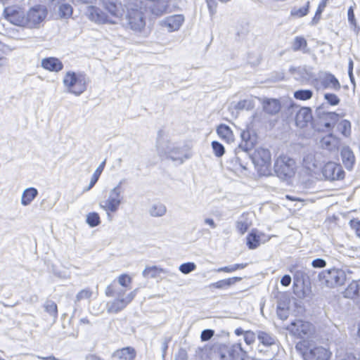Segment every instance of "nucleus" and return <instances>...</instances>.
<instances>
[{
	"label": "nucleus",
	"mask_w": 360,
	"mask_h": 360,
	"mask_svg": "<svg viewBox=\"0 0 360 360\" xmlns=\"http://www.w3.org/2000/svg\"><path fill=\"white\" fill-rule=\"evenodd\" d=\"M276 314L281 320H285L288 317L289 311L288 307H281V304H278Z\"/></svg>",
	"instance_id": "603ef678"
},
{
	"label": "nucleus",
	"mask_w": 360,
	"mask_h": 360,
	"mask_svg": "<svg viewBox=\"0 0 360 360\" xmlns=\"http://www.w3.org/2000/svg\"><path fill=\"white\" fill-rule=\"evenodd\" d=\"M311 266L316 269H322L326 266V262L322 258H316L312 260Z\"/></svg>",
	"instance_id": "6e6d98bb"
},
{
	"label": "nucleus",
	"mask_w": 360,
	"mask_h": 360,
	"mask_svg": "<svg viewBox=\"0 0 360 360\" xmlns=\"http://www.w3.org/2000/svg\"><path fill=\"white\" fill-rule=\"evenodd\" d=\"M242 142L239 144V148L242 149L243 154L247 156V152L254 146L255 139L251 136L248 130H243L240 133Z\"/></svg>",
	"instance_id": "412c9836"
},
{
	"label": "nucleus",
	"mask_w": 360,
	"mask_h": 360,
	"mask_svg": "<svg viewBox=\"0 0 360 360\" xmlns=\"http://www.w3.org/2000/svg\"><path fill=\"white\" fill-rule=\"evenodd\" d=\"M58 14L60 18H67L72 15V8L69 4H61L58 7Z\"/></svg>",
	"instance_id": "37998d69"
},
{
	"label": "nucleus",
	"mask_w": 360,
	"mask_h": 360,
	"mask_svg": "<svg viewBox=\"0 0 360 360\" xmlns=\"http://www.w3.org/2000/svg\"><path fill=\"white\" fill-rule=\"evenodd\" d=\"M291 49L295 52L300 51L303 53H308L309 52L307 41L305 38L302 36H297L294 38Z\"/></svg>",
	"instance_id": "a878e982"
},
{
	"label": "nucleus",
	"mask_w": 360,
	"mask_h": 360,
	"mask_svg": "<svg viewBox=\"0 0 360 360\" xmlns=\"http://www.w3.org/2000/svg\"><path fill=\"white\" fill-rule=\"evenodd\" d=\"M241 280L240 277H232L227 279L220 280L217 282L212 283L209 285L210 288L227 289L231 285L235 284L237 281Z\"/></svg>",
	"instance_id": "7c9ffc66"
},
{
	"label": "nucleus",
	"mask_w": 360,
	"mask_h": 360,
	"mask_svg": "<svg viewBox=\"0 0 360 360\" xmlns=\"http://www.w3.org/2000/svg\"><path fill=\"white\" fill-rule=\"evenodd\" d=\"M125 20L126 27L134 32H141L146 25L143 13L138 9L128 10Z\"/></svg>",
	"instance_id": "6e6552de"
},
{
	"label": "nucleus",
	"mask_w": 360,
	"mask_h": 360,
	"mask_svg": "<svg viewBox=\"0 0 360 360\" xmlns=\"http://www.w3.org/2000/svg\"><path fill=\"white\" fill-rule=\"evenodd\" d=\"M122 184V181H120L110 191L108 198L99 204L100 207L108 213V217H110L109 212H115L122 203L123 199Z\"/></svg>",
	"instance_id": "423d86ee"
},
{
	"label": "nucleus",
	"mask_w": 360,
	"mask_h": 360,
	"mask_svg": "<svg viewBox=\"0 0 360 360\" xmlns=\"http://www.w3.org/2000/svg\"><path fill=\"white\" fill-rule=\"evenodd\" d=\"M210 15L212 16L216 13L217 3L215 0H206Z\"/></svg>",
	"instance_id": "bf43d9fd"
},
{
	"label": "nucleus",
	"mask_w": 360,
	"mask_h": 360,
	"mask_svg": "<svg viewBox=\"0 0 360 360\" xmlns=\"http://www.w3.org/2000/svg\"><path fill=\"white\" fill-rule=\"evenodd\" d=\"M41 66L43 68L52 72H59L63 68L62 62L54 57L44 58L41 60Z\"/></svg>",
	"instance_id": "aec40b11"
},
{
	"label": "nucleus",
	"mask_w": 360,
	"mask_h": 360,
	"mask_svg": "<svg viewBox=\"0 0 360 360\" xmlns=\"http://www.w3.org/2000/svg\"><path fill=\"white\" fill-rule=\"evenodd\" d=\"M102 6L116 19L121 18L125 13L126 6L120 0H102Z\"/></svg>",
	"instance_id": "4468645a"
},
{
	"label": "nucleus",
	"mask_w": 360,
	"mask_h": 360,
	"mask_svg": "<svg viewBox=\"0 0 360 360\" xmlns=\"http://www.w3.org/2000/svg\"><path fill=\"white\" fill-rule=\"evenodd\" d=\"M86 223L91 227H95L98 226L100 223V217L96 212H91L86 216Z\"/></svg>",
	"instance_id": "de8ad7c7"
},
{
	"label": "nucleus",
	"mask_w": 360,
	"mask_h": 360,
	"mask_svg": "<svg viewBox=\"0 0 360 360\" xmlns=\"http://www.w3.org/2000/svg\"><path fill=\"white\" fill-rule=\"evenodd\" d=\"M196 269V265L193 262H186L180 265L179 269V271L184 274H188L192 271H193Z\"/></svg>",
	"instance_id": "8fccbe9b"
},
{
	"label": "nucleus",
	"mask_w": 360,
	"mask_h": 360,
	"mask_svg": "<svg viewBox=\"0 0 360 360\" xmlns=\"http://www.w3.org/2000/svg\"><path fill=\"white\" fill-rule=\"evenodd\" d=\"M136 356V352L131 347H126L117 349L112 353V356L116 360H134Z\"/></svg>",
	"instance_id": "6ab92c4d"
},
{
	"label": "nucleus",
	"mask_w": 360,
	"mask_h": 360,
	"mask_svg": "<svg viewBox=\"0 0 360 360\" xmlns=\"http://www.w3.org/2000/svg\"><path fill=\"white\" fill-rule=\"evenodd\" d=\"M286 329L292 335L302 338L311 333L312 325L309 322L297 319L292 321Z\"/></svg>",
	"instance_id": "9b49d317"
},
{
	"label": "nucleus",
	"mask_w": 360,
	"mask_h": 360,
	"mask_svg": "<svg viewBox=\"0 0 360 360\" xmlns=\"http://www.w3.org/2000/svg\"><path fill=\"white\" fill-rule=\"evenodd\" d=\"M105 162H106V160H104L100 165L99 166L96 168V169L94 171L92 176H91V181L88 186V187L85 189V191H89L90 189H91L94 185L96 184V183L98 181L102 172L103 171V169L105 167Z\"/></svg>",
	"instance_id": "c9c22d12"
},
{
	"label": "nucleus",
	"mask_w": 360,
	"mask_h": 360,
	"mask_svg": "<svg viewBox=\"0 0 360 360\" xmlns=\"http://www.w3.org/2000/svg\"><path fill=\"white\" fill-rule=\"evenodd\" d=\"M250 158L261 174L267 175L270 173L271 155L268 149L259 148Z\"/></svg>",
	"instance_id": "0eeeda50"
},
{
	"label": "nucleus",
	"mask_w": 360,
	"mask_h": 360,
	"mask_svg": "<svg viewBox=\"0 0 360 360\" xmlns=\"http://www.w3.org/2000/svg\"><path fill=\"white\" fill-rule=\"evenodd\" d=\"M183 15H174L167 17L161 22V25L166 27L169 32L179 30L184 22Z\"/></svg>",
	"instance_id": "f3484780"
},
{
	"label": "nucleus",
	"mask_w": 360,
	"mask_h": 360,
	"mask_svg": "<svg viewBox=\"0 0 360 360\" xmlns=\"http://www.w3.org/2000/svg\"><path fill=\"white\" fill-rule=\"evenodd\" d=\"M127 288L118 285L115 282L110 284L105 289V295L108 297H117V298H124V295Z\"/></svg>",
	"instance_id": "393cba45"
},
{
	"label": "nucleus",
	"mask_w": 360,
	"mask_h": 360,
	"mask_svg": "<svg viewBox=\"0 0 360 360\" xmlns=\"http://www.w3.org/2000/svg\"><path fill=\"white\" fill-rule=\"evenodd\" d=\"M6 18L12 24L27 27L26 15L22 11L11 8H6L4 10Z\"/></svg>",
	"instance_id": "2eb2a0df"
},
{
	"label": "nucleus",
	"mask_w": 360,
	"mask_h": 360,
	"mask_svg": "<svg viewBox=\"0 0 360 360\" xmlns=\"http://www.w3.org/2000/svg\"><path fill=\"white\" fill-rule=\"evenodd\" d=\"M322 12H323L322 11H319V9L317 8L315 15L313 18L312 21H311L312 24H316L318 22V21L321 18V15Z\"/></svg>",
	"instance_id": "338daca9"
},
{
	"label": "nucleus",
	"mask_w": 360,
	"mask_h": 360,
	"mask_svg": "<svg viewBox=\"0 0 360 360\" xmlns=\"http://www.w3.org/2000/svg\"><path fill=\"white\" fill-rule=\"evenodd\" d=\"M157 150L160 156L165 155L166 158L173 161H178L179 164H182L186 159H188L191 157L187 154L184 148L176 146L171 143L162 145L158 142L157 144Z\"/></svg>",
	"instance_id": "20e7f679"
},
{
	"label": "nucleus",
	"mask_w": 360,
	"mask_h": 360,
	"mask_svg": "<svg viewBox=\"0 0 360 360\" xmlns=\"http://www.w3.org/2000/svg\"><path fill=\"white\" fill-rule=\"evenodd\" d=\"M350 226L355 231L356 236L360 238V221L357 219L350 220Z\"/></svg>",
	"instance_id": "4d7b16f0"
},
{
	"label": "nucleus",
	"mask_w": 360,
	"mask_h": 360,
	"mask_svg": "<svg viewBox=\"0 0 360 360\" xmlns=\"http://www.w3.org/2000/svg\"><path fill=\"white\" fill-rule=\"evenodd\" d=\"M260 245V235L252 231L247 236V245L251 250L257 248Z\"/></svg>",
	"instance_id": "4c0bfd02"
},
{
	"label": "nucleus",
	"mask_w": 360,
	"mask_h": 360,
	"mask_svg": "<svg viewBox=\"0 0 360 360\" xmlns=\"http://www.w3.org/2000/svg\"><path fill=\"white\" fill-rule=\"evenodd\" d=\"M136 295V290L129 292L124 298H116L115 300L107 304V311L108 313L117 314L127 304H129L135 297Z\"/></svg>",
	"instance_id": "f8f14e48"
},
{
	"label": "nucleus",
	"mask_w": 360,
	"mask_h": 360,
	"mask_svg": "<svg viewBox=\"0 0 360 360\" xmlns=\"http://www.w3.org/2000/svg\"><path fill=\"white\" fill-rule=\"evenodd\" d=\"M86 15L90 20L98 24L116 23L115 20H112L104 11L96 6H89L87 8Z\"/></svg>",
	"instance_id": "ddd939ff"
},
{
	"label": "nucleus",
	"mask_w": 360,
	"mask_h": 360,
	"mask_svg": "<svg viewBox=\"0 0 360 360\" xmlns=\"http://www.w3.org/2000/svg\"><path fill=\"white\" fill-rule=\"evenodd\" d=\"M313 91L309 89H299L294 92V97L297 100L307 101L311 98Z\"/></svg>",
	"instance_id": "79ce46f5"
},
{
	"label": "nucleus",
	"mask_w": 360,
	"mask_h": 360,
	"mask_svg": "<svg viewBox=\"0 0 360 360\" xmlns=\"http://www.w3.org/2000/svg\"><path fill=\"white\" fill-rule=\"evenodd\" d=\"M341 158L346 169H352L355 163V156L349 147L345 146L342 148Z\"/></svg>",
	"instance_id": "4be33fe9"
},
{
	"label": "nucleus",
	"mask_w": 360,
	"mask_h": 360,
	"mask_svg": "<svg viewBox=\"0 0 360 360\" xmlns=\"http://www.w3.org/2000/svg\"><path fill=\"white\" fill-rule=\"evenodd\" d=\"M37 195L38 191L35 188L30 187L25 189L21 197V204L23 206L29 205Z\"/></svg>",
	"instance_id": "cd10ccee"
},
{
	"label": "nucleus",
	"mask_w": 360,
	"mask_h": 360,
	"mask_svg": "<svg viewBox=\"0 0 360 360\" xmlns=\"http://www.w3.org/2000/svg\"><path fill=\"white\" fill-rule=\"evenodd\" d=\"M89 82V78L84 74L71 71L66 72L63 79V83L67 89V92L76 96H80L86 90Z\"/></svg>",
	"instance_id": "f257e3e1"
},
{
	"label": "nucleus",
	"mask_w": 360,
	"mask_h": 360,
	"mask_svg": "<svg viewBox=\"0 0 360 360\" xmlns=\"http://www.w3.org/2000/svg\"><path fill=\"white\" fill-rule=\"evenodd\" d=\"M212 147L214 151V155L217 157H221L225 152L224 146L217 141H214L212 142Z\"/></svg>",
	"instance_id": "09e8293b"
},
{
	"label": "nucleus",
	"mask_w": 360,
	"mask_h": 360,
	"mask_svg": "<svg viewBox=\"0 0 360 360\" xmlns=\"http://www.w3.org/2000/svg\"><path fill=\"white\" fill-rule=\"evenodd\" d=\"M321 85L325 88H331L335 91H339L341 85L338 79L331 73H325L321 80Z\"/></svg>",
	"instance_id": "5701e85b"
},
{
	"label": "nucleus",
	"mask_w": 360,
	"mask_h": 360,
	"mask_svg": "<svg viewBox=\"0 0 360 360\" xmlns=\"http://www.w3.org/2000/svg\"><path fill=\"white\" fill-rule=\"evenodd\" d=\"M263 108L266 112L274 115L281 109V105L276 99H267L264 101Z\"/></svg>",
	"instance_id": "2f4dec72"
},
{
	"label": "nucleus",
	"mask_w": 360,
	"mask_h": 360,
	"mask_svg": "<svg viewBox=\"0 0 360 360\" xmlns=\"http://www.w3.org/2000/svg\"><path fill=\"white\" fill-rule=\"evenodd\" d=\"M234 108L237 110H250L255 108V102L252 98L243 99L238 101Z\"/></svg>",
	"instance_id": "58836bf2"
},
{
	"label": "nucleus",
	"mask_w": 360,
	"mask_h": 360,
	"mask_svg": "<svg viewBox=\"0 0 360 360\" xmlns=\"http://www.w3.org/2000/svg\"><path fill=\"white\" fill-rule=\"evenodd\" d=\"M47 15L46 8L43 6H36L30 8L26 14L27 28H37Z\"/></svg>",
	"instance_id": "1a4fd4ad"
},
{
	"label": "nucleus",
	"mask_w": 360,
	"mask_h": 360,
	"mask_svg": "<svg viewBox=\"0 0 360 360\" xmlns=\"http://www.w3.org/2000/svg\"><path fill=\"white\" fill-rule=\"evenodd\" d=\"M323 98L326 104H328L331 106H336L340 103V98L335 94L326 93L324 94Z\"/></svg>",
	"instance_id": "49530a36"
},
{
	"label": "nucleus",
	"mask_w": 360,
	"mask_h": 360,
	"mask_svg": "<svg viewBox=\"0 0 360 360\" xmlns=\"http://www.w3.org/2000/svg\"><path fill=\"white\" fill-rule=\"evenodd\" d=\"M256 339V334L251 330H246L244 335V340L248 345L253 344Z\"/></svg>",
	"instance_id": "864d4df0"
},
{
	"label": "nucleus",
	"mask_w": 360,
	"mask_h": 360,
	"mask_svg": "<svg viewBox=\"0 0 360 360\" xmlns=\"http://www.w3.org/2000/svg\"><path fill=\"white\" fill-rule=\"evenodd\" d=\"M296 350L304 360H328L331 353L323 347L309 348V342L303 340L297 343Z\"/></svg>",
	"instance_id": "f03ea898"
},
{
	"label": "nucleus",
	"mask_w": 360,
	"mask_h": 360,
	"mask_svg": "<svg viewBox=\"0 0 360 360\" xmlns=\"http://www.w3.org/2000/svg\"><path fill=\"white\" fill-rule=\"evenodd\" d=\"M229 356L233 360H245L246 352L242 347L241 343L233 345L229 350Z\"/></svg>",
	"instance_id": "bb28decb"
},
{
	"label": "nucleus",
	"mask_w": 360,
	"mask_h": 360,
	"mask_svg": "<svg viewBox=\"0 0 360 360\" xmlns=\"http://www.w3.org/2000/svg\"><path fill=\"white\" fill-rule=\"evenodd\" d=\"M217 272H226V273H231L235 271L234 264L228 266H224L220 267L216 270Z\"/></svg>",
	"instance_id": "e2e57ef3"
},
{
	"label": "nucleus",
	"mask_w": 360,
	"mask_h": 360,
	"mask_svg": "<svg viewBox=\"0 0 360 360\" xmlns=\"http://www.w3.org/2000/svg\"><path fill=\"white\" fill-rule=\"evenodd\" d=\"M167 208L165 205L158 202L151 205L149 209V214L154 217H160L165 214Z\"/></svg>",
	"instance_id": "f704fd0d"
},
{
	"label": "nucleus",
	"mask_w": 360,
	"mask_h": 360,
	"mask_svg": "<svg viewBox=\"0 0 360 360\" xmlns=\"http://www.w3.org/2000/svg\"><path fill=\"white\" fill-rule=\"evenodd\" d=\"M309 8V1H307L306 5L302 8H296L294 7L291 11L290 14L292 17L295 18H302L307 15Z\"/></svg>",
	"instance_id": "a19ab883"
},
{
	"label": "nucleus",
	"mask_w": 360,
	"mask_h": 360,
	"mask_svg": "<svg viewBox=\"0 0 360 360\" xmlns=\"http://www.w3.org/2000/svg\"><path fill=\"white\" fill-rule=\"evenodd\" d=\"M45 311L53 317V322H55L58 318V307L55 302L52 300H47L44 304Z\"/></svg>",
	"instance_id": "e433bc0d"
},
{
	"label": "nucleus",
	"mask_w": 360,
	"mask_h": 360,
	"mask_svg": "<svg viewBox=\"0 0 360 360\" xmlns=\"http://www.w3.org/2000/svg\"><path fill=\"white\" fill-rule=\"evenodd\" d=\"M151 12L153 15L156 16H160L164 13L165 9H163L162 8H160L158 6H155L152 8Z\"/></svg>",
	"instance_id": "0e129e2a"
},
{
	"label": "nucleus",
	"mask_w": 360,
	"mask_h": 360,
	"mask_svg": "<svg viewBox=\"0 0 360 360\" xmlns=\"http://www.w3.org/2000/svg\"><path fill=\"white\" fill-rule=\"evenodd\" d=\"M346 278L345 271L337 268L322 271L318 275V279L321 285L328 288L342 285Z\"/></svg>",
	"instance_id": "7ed1b4c3"
},
{
	"label": "nucleus",
	"mask_w": 360,
	"mask_h": 360,
	"mask_svg": "<svg viewBox=\"0 0 360 360\" xmlns=\"http://www.w3.org/2000/svg\"><path fill=\"white\" fill-rule=\"evenodd\" d=\"M214 330L211 329H205L202 331L200 338L202 341H207L214 335Z\"/></svg>",
	"instance_id": "13d9d810"
},
{
	"label": "nucleus",
	"mask_w": 360,
	"mask_h": 360,
	"mask_svg": "<svg viewBox=\"0 0 360 360\" xmlns=\"http://www.w3.org/2000/svg\"><path fill=\"white\" fill-rule=\"evenodd\" d=\"M316 116L323 122V125L327 129L332 128L338 120L339 115L335 112H326L323 107H319L316 110Z\"/></svg>",
	"instance_id": "dca6fc26"
},
{
	"label": "nucleus",
	"mask_w": 360,
	"mask_h": 360,
	"mask_svg": "<svg viewBox=\"0 0 360 360\" xmlns=\"http://www.w3.org/2000/svg\"><path fill=\"white\" fill-rule=\"evenodd\" d=\"M347 16L349 22L354 27V30L357 32L359 29L357 28L356 20L355 19L354 8L352 6H350L348 9Z\"/></svg>",
	"instance_id": "3c124183"
},
{
	"label": "nucleus",
	"mask_w": 360,
	"mask_h": 360,
	"mask_svg": "<svg viewBox=\"0 0 360 360\" xmlns=\"http://www.w3.org/2000/svg\"><path fill=\"white\" fill-rule=\"evenodd\" d=\"M205 223L210 226L212 229L216 228L217 225L214 220L211 218H207L205 219Z\"/></svg>",
	"instance_id": "774afa93"
},
{
	"label": "nucleus",
	"mask_w": 360,
	"mask_h": 360,
	"mask_svg": "<svg viewBox=\"0 0 360 360\" xmlns=\"http://www.w3.org/2000/svg\"><path fill=\"white\" fill-rule=\"evenodd\" d=\"M312 120L311 110L309 108L304 107L299 110L295 117V124L300 128L305 127Z\"/></svg>",
	"instance_id": "a211bd4d"
},
{
	"label": "nucleus",
	"mask_w": 360,
	"mask_h": 360,
	"mask_svg": "<svg viewBox=\"0 0 360 360\" xmlns=\"http://www.w3.org/2000/svg\"><path fill=\"white\" fill-rule=\"evenodd\" d=\"M175 360H187V353L186 350L181 349Z\"/></svg>",
	"instance_id": "69168bd1"
},
{
	"label": "nucleus",
	"mask_w": 360,
	"mask_h": 360,
	"mask_svg": "<svg viewBox=\"0 0 360 360\" xmlns=\"http://www.w3.org/2000/svg\"><path fill=\"white\" fill-rule=\"evenodd\" d=\"M290 283H291L290 276L285 274L281 278V283L282 285H283L285 287H288L290 285Z\"/></svg>",
	"instance_id": "680f3d73"
},
{
	"label": "nucleus",
	"mask_w": 360,
	"mask_h": 360,
	"mask_svg": "<svg viewBox=\"0 0 360 360\" xmlns=\"http://www.w3.org/2000/svg\"><path fill=\"white\" fill-rule=\"evenodd\" d=\"M171 341L170 337H165L162 340V358H165L166 355V352L168 349V344Z\"/></svg>",
	"instance_id": "052dcab7"
},
{
	"label": "nucleus",
	"mask_w": 360,
	"mask_h": 360,
	"mask_svg": "<svg viewBox=\"0 0 360 360\" xmlns=\"http://www.w3.org/2000/svg\"><path fill=\"white\" fill-rule=\"evenodd\" d=\"M131 281V278L127 274H122L118 278V284L122 288H127L128 284H129Z\"/></svg>",
	"instance_id": "5fc2aeb1"
},
{
	"label": "nucleus",
	"mask_w": 360,
	"mask_h": 360,
	"mask_svg": "<svg viewBox=\"0 0 360 360\" xmlns=\"http://www.w3.org/2000/svg\"><path fill=\"white\" fill-rule=\"evenodd\" d=\"M250 226V222L247 219H245L243 216L236 222V229L240 234L245 233Z\"/></svg>",
	"instance_id": "a18cd8bd"
},
{
	"label": "nucleus",
	"mask_w": 360,
	"mask_h": 360,
	"mask_svg": "<svg viewBox=\"0 0 360 360\" xmlns=\"http://www.w3.org/2000/svg\"><path fill=\"white\" fill-rule=\"evenodd\" d=\"M257 337L259 343L265 347H270L276 343V338L264 331H257Z\"/></svg>",
	"instance_id": "473e14b6"
},
{
	"label": "nucleus",
	"mask_w": 360,
	"mask_h": 360,
	"mask_svg": "<svg viewBox=\"0 0 360 360\" xmlns=\"http://www.w3.org/2000/svg\"><path fill=\"white\" fill-rule=\"evenodd\" d=\"M93 295V291L90 288L81 290L75 297V302L77 304L84 300H89Z\"/></svg>",
	"instance_id": "c03bdc74"
},
{
	"label": "nucleus",
	"mask_w": 360,
	"mask_h": 360,
	"mask_svg": "<svg viewBox=\"0 0 360 360\" xmlns=\"http://www.w3.org/2000/svg\"><path fill=\"white\" fill-rule=\"evenodd\" d=\"M338 139L333 134L326 136L321 140V147L330 151L335 150L338 147Z\"/></svg>",
	"instance_id": "c756f323"
},
{
	"label": "nucleus",
	"mask_w": 360,
	"mask_h": 360,
	"mask_svg": "<svg viewBox=\"0 0 360 360\" xmlns=\"http://www.w3.org/2000/svg\"><path fill=\"white\" fill-rule=\"evenodd\" d=\"M322 174L326 180L331 181L342 180L345 177L342 166L333 162H328L323 166Z\"/></svg>",
	"instance_id": "9d476101"
},
{
	"label": "nucleus",
	"mask_w": 360,
	"mask_h": 360,
	"mask_svg": "<svg viewBox=\"0 0 360 360\" xmlns=\"http://www.w3.org/2000/svg\"><path fill=\"white\" fill-rule=\"evenodd\" d=\"M217 133L221 139L227 143H231L234 140L233 131L226 124H220L217 129Z\"/></svg>",
	"instance_id": "c85d7f7f"
},
{
	"label": "nucleus",
	"mask_w": 360,
	"mask_h": 360,
	"mask_svg": "<svg viewBox=\"0 0 360 360\" xmlns=\"http://www.w3.org/2000/svg\"><path fill=\"white\" fill-rule=\"evenodd\" d=\"M344 297L354 299L360 295V280L352 281L342 292Z\"/></svg>",
	"instance_id": "b1692460"
},
{
	"label": "nucleus",
	"mask_w": 360,
	"mask_h": 360,
	"mask_svg": "<svg viewBox=\"0 0 360 360\" xmlns=\"http://www.w3.org/2000/svg\"><path fill=\"white\" fill-rule=\"evenodd\" d=\"M338 131L345 137L351 134V122L347 120H342L338 125Z\"/></svg>",
	"instance_id": "ea45409f"
},
{
	"label": "nucleus",
	"mask_w": 360,
	"mask_h": 360,
	"mask_svg": "<svg viewBox=\"0 0 360 360\" xmlns=\"http://www.w3.org/2000/svg\"><path fill=\"white\" fill-rule=\"evenodd\" d=\"M295 161L286 155L278 157L274 163V171L277 176L282 179L292 177L296 172Z\"/></svg>",
	"instance_id": "39448f33"
},
{
	"label": "nucleus",
	"mask_w": 360,
	"mask_h": 360,
	"mask_svg": "<svg viewBox=\"0 0 360 360\" xmlns=\"http://www.w3.org/2000/svg\"><path fill=\"white\" fill-rule=\"evenodd\" d=\"M167 271L157 266H146L142 272L144 278H156L160 274L166 273Z\"/></svg>",
	"instance_id": "72a5a7b5"
}]
</instances>
